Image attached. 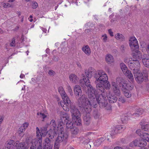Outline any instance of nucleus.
Returning a JSON list of instances; mask_svg holds the SVG:
<instances>
[{
    "instance_id": "7",
    "label": "nucleus",
    "mask_w": 149,
    "mask_h": 149,
    "mask_svg": "<svg viewBox=\"0 0 149 149\" xmlns=\"http://www.w3.org/2000/svg\"><path fill=\"white\" fill-rule=\"evenodd\" d=\"M36 136L37 138L33 139L31 143L30 149H42V138L41 134L38 127H37Z\"/></svg>"
},
{
    "instance_id": "48",
    "label": "nucleus",
    "mask_w": 149,
    "mask_h": 149,
    "mask_svg": "<svg viewBox=\"0 0 149 149\" xmlns=\"http://www.w3.org/2000/svg\"><path fill=\"white\" fill-rule=\"evenodd\" d=\"M120 133V132L118 130L116 131L115 128L111 131V134H112L114 135L116 134Z\"/></svg>"
},
{
    "instance_id": "26",
    "label": "nucleus",
    "mask_w": 149,
    "mask_h": 149,
    "mask_svg": "<svg viewBox=\"0 0 149 149\" xmlns=\"http://www.w3.org/2000/svg\"><path fill=\"white\" fill-rule=\"evenodd\" d=\"M37 115L38 117L41 118L43 119L42 121L44 120V119L47 117L48 115L47 112L45 111L44 113H43L42 112H38L37 113Z\"/></svg>"
},
{
    "instance_id": "49",
    "label": "nucleus",
    "mask_w": 149,
    "mask_h": 149,
    "mask_svg": "<svg viewBox=\"0 0 149 149\" xmlns=\"http://www.w3.org/2000/svg\"><path fill=\"white\" fill-rule=\"evenodd\" d=\"M125 47L123 45H122L120 47V49L122 52H124L125 51Z\"/></svg>"
},
{
    "instance_id": "46",
    "label": "nucleus",
    "mask_w": 149,
    "mask_h": 149,
    "mask_svg": "<svg viewBox=\"0 0 149 149\" xmlns=\"http://www.w3.org/2000/svg\"><path fill=\"white\" fill-rule=\"evenodd\" d=\"M3 6L4 8H7L11 7V5L8 3H4L3 4Z\"/></svg>"
},
{
    "instance_id": "17",
    "label": "nucleus",
    "mask_w": 149,
    "mask_h": 149,
    "mask_svg": "<svg viewBox=\"0 0 149 149\" xmlns=\"http://www.w3.org/2000/svg\"><path fill=\"white\" fill-rule=\"evenodd\" d=\"M69 79L70 82L74 84H77L79 79V77L74 74H71L69 75Z\"/></svg>"
},
{
    "instance_id": "54",
    "label": "nucleus",
    "mask_w": 149,
    "mask_h": 149,
    "mask_svg": "<svg viewBox=\"0 0 149 149\" xmlns=\"http://www.w3.org/2000/svg\"><path fill=\"white\" fill-rule=\"evenodd\" d=\"M19 18H21V22H23L24 21V16H21L19 17Z\"/></svg>"
},
{
    "instance_id": "61",
    "label": "nucleus",
    "mask_w": 149,
    "mask_h": 149,
    "mask_svg": "<svg viewBox=\"0 0 149 149\" xmlns=\"http://www.w3.org/2000/svg\"><path fill=\"white\" fill-rule=\"evenodd\" d=\"M28 19H29V20L30 22H32L33 21V19H32V18H31V19L28 18Z\"/></svg>"
},
{
    "instance_id": "22",
    "label": "nucleus",
    "mask_w": 149,
    "mask_h": 149,
    "mask_svg": "<svg viewBox=\"0 0 149 149\" xmlns=\"http://www.w3.org/2000/svg\"><path fill=\"white\" fill-rule=\"evenodd\" d=\"M16 45L15 38H13L11 40H10L9 42H7L5 45V47L7 49L8 47L10 46L11 47H15Z\"/></svg>"
},
{
    "instance_id": "16",
    "label": "nucleus",
    "mask_w": 149,
    "mask_h": 149,
    "mask_svg": "<svg viewBox=\"0 0 149 149\" xmlns=\"http://www.w3.org/2000/svg\"><path fill=\"white\" fill-rule=\"evenodd\" d=\"M105 60L107 64H113L114 62V59L113 56L110 54H107L105 56Z\"/></svg>"
},
{
    "instance_id": "41",
    "label": "nucleus",
    "mask_w": 149,
    "mask_h": 149,
    "mask_svg": "<svg viewBox=\"0 0 149 149\" xmlns=\"http://www.w3.org/2000/svg\"><path fill=\"white\" fill-rule=\"evenodd\" d=\"M41 135L42 136L44 137L47 135L48 133L47 129L46 128L42 129L41 130Z\"/></svg>"
},
{
    "instance_id": "57",
    "label": "nucleus",
    "mask_w": 149,
    "mask_h": 149,
    "mask_svg": "<svg viewBox=\"0 0 149 149\" xmlns=\"http://www.w3.org/2000/svg\"><path fill=\"white\" fill-rule=\"evenodd\" d=\"M114 149H123V148L119 146H117L116 147H115Z\"/></svg>"
},
{
    "instance_id": "50",
    "label": "nucleus",
    "mask_w": 149,
    "mask_h": 149,
    "mask_svg": "<svg viewBox=\"0 0 149 149\" xmlns=\"http://www.w3.org/2000/svg\"><path fill=\"white\" fill-rule=\"evenodd\" d=\"M119 101L122 103H124L125 100L124 99L123 97H121L119 99Z\"/></svg>"
},
{
    "instance_id": "40",
    "label": "nucleus",
    "mask_w": 149,
    "mask_h": 149,
    "mask_svg": "<svg viewBox=\"0 0 149 149\" xmlns=\"http://www.w3.org/2000/svg\"><path fill=\"white\" fill-rule=\"evenodd\" d=\"M132 58L128 57H126L125 58L124 60V62L126 63H128L129 66L130 63H132Z\"/></svg>"
},
{
    "instance_id": "34",
    "label": "nucleus",
    "mask_w": 149,
    "mask_h": 149,
    "mask_svg": "<svg viewBox=\"0 0 149 149\" xmlns=\"http://www.w3.org/2000/svg\"><path fill=\"white\" fill-rule=\"evenodd\" d=\"M142 139L148 142H149V134L147 133H143V134Z\"/></svg>"
},
{
    "instance_id": "60",
    "label": "nucleus",
    "mask_w": 149,
    "mask_h": 149,
    "mask_svg": "<svg viewBox=\"0 0 149 149\" xmlns=\"http://www.w3.org/2000/svg\"><path fill=\"white\" fill-rule=\"evenodd\" d=\"M15 0H8V2H14Z\"/></svg>"
},
{
    "instance_id": "15",
    "label": "nucleus",
    "mask_w": 149,
    "mask_h": 149,
    "mask_svg": "<svg viewBox=\"0 0 149 149\" xmlns=\"http://www.w3.org/2000/svg\"><path fill=\"white\" fill-rule=\"evenodd\" d=\"M132 55L134 60H137L138 59H140L142 58L141 54L138 49H136L135 51H132Z\"/></svg>"
},
{
    "instance_id": "63",
    "label": "nucleus",
    "mask_w": 149,
    "mask_h": 149,
    "mask_svg": "<svg viewBox=\"0 0 149 149\" xmlns=\"http://www.w3.org/2000/svg\"><path fill=\"white\" fill-rule=\"evenodd\" d=\"M33 18V16L31 15L29 16V18L31 19V18Z\"/></svg>"
},
{
    "instance_id": "12",
    "label": "nucleus",
    "mask_w": 149,
    "mask_h": 149,
    "mask_svg": "<svg viewBox=\"0 0 149 149\" xmlns=\"http://www.w3.org/2000/svg\"><path fill=\"white\" fill-rule=\"evenodd\" d=\"M140 67V63L138 60H133L132 63L129 64V67L131 69H133L134 72H138Z\"/></svg>"
},
{
    "instance_id": "27",
    "label": "nucleus",
    "mask_w": 149,
    "mask_h": 149,
    "mask_svg": "<svg viewBox=\"0 0 149 149\" xmlns=\"http://www.w3.org/2000/svg\"><path fill=\"white\" fill-rule=\"evenodd\" d=\"M120 65L121 69L124 74H125L127 72H129V70H128L127 67L124 63H120Z\"/></svg>"
},
{
    "instance_id": "25",
    "label": "nucleus",
    "mask_w": 149,
    "mask_h": 149,
    "mask_svg": "<svg viewBox=\"0 0 149 149\" xmlns=\"http://www.w3.org/2000/svg\"><path fill=\"white\" fill-rule=\"evenodd\" d=\"M115 38L117 40L120 41H123L125 40L124 36L120 33H117L115 35Z\"/></svg>"
},
{
    "instance_id": "35",
    "label": "nucleus",
    "mask_w": 149,
    "mask_h": 149,
    "mask_svg": "<svg viewBox=\"0 0 149 149\" xmlns=\"http://www.w3.org/2000/svg\"><path fill=\"white\" fill-rule=\"evenodd\" d=\"M66 89L68 90V93H70V95L71 96L73 95V93L72 92V89L71 87L68 84L67 85L66 87Z\"/></svg>"
},
{
    "instance_id": "9",
    "label": "nucleus",
    "mask_w": 149,
    "mask_h": 149,
    "mask_svg": "<svg viewBox=\"0 0 149 149\" xmlns=\"http://www.w3.org/2000/svg\"><path fill=\"white\" fill-rule=\"evenodd\" d=\"M98 71L96 72L95 70L93 68L91 67H89L88 70H85V72L86 75L84 74H82L81 75V77L82 78V79H80L79 81V83L81 84V86H84V85H86L87 87V89L88 90V87L86 84L85 83H81L80 82L81 80L83 79L84 78L83 76H82L83 74L84 75L85 77L89 79L88 78H91L93 74L94 75V77L95 74Z\"/></svg>"
},
{
    "instance_id": "5",
    "label": "nucleus",
    "mask_w": 149,
    "mask_h": 149,
    "mask_svg": "<svg viewBox=\"0 0 149 149\" xmlns=\"http://www.w3.org/2000/svg\"><path fill=\"white\" fill-rule=\"evenodd\" d=\"M112 85L111 89L116 95L119 96L120 95V92L118 85L122 86L125 90H130L133 88V86L130 83H128L127 81H124L122 77L117 78L116 80H112L111 81Z\"/></svg>"
},
{
    "instance_id": "56",
    "label": "nucleus",
    "mask_w": 149,
    "mask_h": 149,
    "mask_svg": "<svg viewBox=\"0 0 149 149\" xmlns=\"http://www.w3.org/2000/svg\"><path fill=\"white\" fill-rule=\"evenodd\" d=\"M25 77V75L23 74H21L20 76V77L21 78H23Z\"/></svg>"
},
{
    "instance_id": "37",
    "label": "nucleus",
    "mask_w": 149,
    "mask_h": 149,
    "mask_svg": "<svg viewBox=\"0 0 149 149\" xmlns=\"http://www.w3.org/2000/svg\"><path fill=\"white\" fill-rule=\"evenodd\" d=\"M141 128L145 131H149V124L142 125Z\"/></svg>"
},
{
    "instance_id": "29",
    "label": "nucleus",
    "mask_w": 149,
    "mask_h": 149,
    "mask_svg": "<svg viewBox=\"0 0 149 149\" xmlns=\"http://www.w3.org/2000/svg\"><path fill=\"white\" fill-rule=\"evenodd\" d=\"M25 131L24 129L22 128V127H20L17 131V133L20 137H22L24 135V132Z\"/></svg>"
},
{
    "instance_id": "58",
    "label": "nucleus",
    "mask_w": 149,
    "mask_h": 149,
    "mask_svg": "<svg viewBox=\"0 0 149 149\" xmlns=\"http://www.w3.org/2000/svg\"><path fill=\"white\" fill-rule=\"evenodd\" d=\"M77 66L78 67L80 68H81V65L80 63H77Z\"/></svg>"
},
{
    "instance_id": "51",
    "label": "nucleus",
    "mask_w": 149,
    "mask_h": 149,
    "mask_svg": "<svg viewBox=\"0 0 149 149\" xmlns=\"http://www.w3.org/2000/svg\"><path fill=\"white\" fill-rule=\"evenodd\" d=\"M108 31L109 34L111 36H113V33L111 29H109Z\"/></svg>"
},
{
    "instance_id": "30",
    "label": "nucleus",
    "mask_w": 149,
    "mask_h": 149,
    "mask_svg": "<svg viewBox=\"0 0 149 149\" xmlns=\"http://www.w3.org/2000/svg\"><path fill=\"white\" fill-rule=\"evenodd\" d=\"M128 79L131 81H133L134 80V78L133 74L131 73V72L129 70V72H127L124 74Z\"/></svg>"
},
{
    "instance_id": "36",
    "label": "nucleus",
    "mask_w": 149,
    "mask_h": 149,
    "mask_svg": "<svg viewBox=\"0 0 149 149\" xmlns=\"http://www.w3.org/2000/svg\"><path fill=\"white\" fill-rule=\"evenodd\" d=\"M79 129L77 127H75L73 129H72L71 130V134L73 135H76L79 133Z\"/></svg>"
},
{
    "instance_id": "42",
    "label": "nucleus",
    "mask_w": 149,
    "mask_h": 149,
    "mask_svg": "<svg viewBox=\"0 0 149 149\" xmlns=\"http://www.w3.org/2000/svg\"><path fill=\"white\" fill-rule=\"evenodd\" d=\"M93 116L95 118L98 119L100 116V114L99 112L97 111H95L94 113Z\"/></svg>"
},
{
    "instance_id": "23",
    "label": "nucleus",
    "mask_w": 149,
    "mask_h": 149,
    "mask_svg": "<svg viewBox=\"0 0 149 149\" xmlns=\"http://www.w3.org/2000/svg\"><path fill=\"white\" fill-rule=\"evenodd\" d=\"M82 51L87 55H89L91 53V49L88 45H85L83 46L82 48Z\"/></svg>"
},
{
    "instance_id": "11",
    "label": "nucleus",
    "mask_w": 149,
    "mask_h": 149,
    "mask_svg": "<svg viewBox=\"0 0 149 149\" xmlns=\"http://www.w3.org/2000/svg\"><path fill=\"white\" fill-rule=\"evenodd\" d=\"M64 130L62 131H58L59 132L58 137L56 140V142L61 143L63 141H65L68 139V135L67 133L64 132Z\"/></svg>"
},
{
    "instance_id": "6",
    "label": "nucleus",
    "mask_w": 149,
    "mask_h": 149,
    "mask_svg": "<svg viewBox=\"0 0 149 149\" xmlns=\"http://www.w3.org/2000/svg\"><path fill=\"white\" fill-rule=\"evenodd\" d=\"M89 102L92 103L90 99H87L85 95H82L78 100L79 106L80 107L83 108V109L82 110H84V120L85 124L87 125H89L91 122V117L89 113L91 111L89 112H88V109H86L88 107Z\"/></svg>"
},
{
    "instance_id": "20",
    "label": "nucleus",
    "mask_w": 149,
    "mask_h": 149,
    "mask_svg": "<svg viewBox=\"0 0 149 149\" xmlns=\"http://www.w3.org/2000/svg\"><path fill=\"white\" fill-rule=\"evenodd\" d=\"M67 116H68V119L65 120H63V123L65 124V122H66L65 120L68 121V122H67V123L66 125V129L67 130L68 129H72L74 127V125L72 122H71L69 120V117L66 113Z\"/></svg>"
},
{
    "instance_id": "59",
    "label": "nucleus",
    "mask_w": 149,
    "mask_h": 149,
    "mask_svg": "<svg viewBox=\"0 0 149 149\" xmlns=\"http://www.w3.org/2000/svg\"><path fill=\"white\" fill-rule=\"evenodd\" d=\"M128 118L127 116H125V118L124 119V120H127L128 119Z\"/></svg>"
},
{
    "instance_id": "8",
    "label": "nucleus",
    "mask_w": 149,
    "mask_h": 149,
    "mask_svg": "<svg viewBox=\"0 0 149 149\" xmlns=\"http://www.w3.org/2000/svg\"><path fill=\"white\" fill-rule=\"evenodd\" d=\"M13 140L9 139L5 143V146L7 149H25V143L24 142L20 143L17 141L14 143Z\"/></svg>"
},
{
    "instance_id": "52",
    "label": "nucleus",
    "mask_w": 149,
    "mask_h": 149,
    "mask_svg": "<svg viewBox=\"0 0 149 149\" xmlns=\"http://www.w3.org/2000/svg\"><path fill=\"white\" fill-rule=\"evenodd\" d=\"M136 133L139 136H141V130H138L136 131Z\"/></svg>"
},
{
    "instance_id": "62",
    "label": "nucleus",
    "mask_w": 149,
    "mask_h": 149,
    "mask_svg": "<svg viewBox=\"0 0 149 149\" xmlns=\"http://www.w3.org/2000/svg\"><path fill=\"white\" fill-rule=\"evenodd\" d=\"M49 51V49H46V52L47 53H48V52Z\"/></svg>"
},
{
    "instance_id": "2",
    "label": "nucleus",
    "mask_w": 149,
    "mask_h": 149,
    "mask_svg": "<svg viewBox=\"0 0 149 149\" xmlns=\"http://www.w3.org/2000/svg\"><path fill=\"white\" fill-rule=\"evenodd\" d=\"M58 91L63 100L60 102V105L63 110L66 111H68L70 107V111L73 122L76 125L80 126L81 125V115L79 111L74 105H71L70 100L63 87L60 86L58 88Z\"/></svg>"
},
{
    "instance_id": "33",
    "label": "nucleus",
    "mask_w": 149,
    "mask_h": 149,
    "mask_svg": "<svg viewBox=\"0 0 149 149\" xmlns=\"http://www.w3.org/2000/svg\"><path fill=\"white\" fill-rule=\"evenodd\" d=\"M126 128V127L124 125L118 126L116 127L115 128V130H118L120 132V133L122 132Z\"/></svg>"
},
{
    "instance_id": "43",
    "label": "nucleus",
    "mask_w": 149,
    "mask_h": 149,
    "mask_svg": "<svg viewBox=\"0 0 149 149\" xmlns=\"http://www.w3.org/2000/svg\"><path fill=\"white\" fill-rule=\"evenodd\" d=\"M29 125V124L27 122H25L23 124L22 126L21 127H22V128L24 129L25 130V129H26Z\"/></svg>"
},
{
    "instance_id": "28",
    "label": "nucleus",
    "mask_w": 149,
    "mask_h": 149,
    "mask_svg": "<svg viewBox=\"0 0 149 149\" xmlns=\"http://www.w3.org/2000/svg\"><path fill=\"white\" fill-rule=\"evenodd\" d=\"M105 138L104 137H102L96 140L94 143V145L96 146H100L102 143L105 140Z\"/></svg>"
},
{
    "instance_id": "32",
    "label": "nucleus",
    "mask_w": 149,
    "mask_h": 149,
    "mask_svg": "<svg viewBox=\"0 0 149 149\" xmlns=\"http://www.w3.org/2000/svg\"><path fill=\"white\" fill-rule=\"evenodd\" d=\"M139 147H142L145 146L147 144V142L143 139H140Z\"/></svg>"
},
{
    "instance_id": "3",
    "label": "nucleus",
    "mask_w": 149,
    "mask_h": 149,
    "mask_svg": "<svg viewBox=\"0 0 149 149\" xmlns=\"http://www.w3.org/2000/svg\"><path fill=\"white\" fill-rule=\"evenodd\" d=\"M88 97L91 103L89 102L88 107L86 109H87L88 112H89L92 110L91 107L96 108L97 106V103H98L100 107L101 108H105L109 113L112 111L111 107L110 104H108L107 99L105 97H100V96H96L95 98V95L94 94V91L92 88H90L88 89Z\"/></svg>"
},
{
    "instance_id": "31",
    "label": "nucleus",
    "mask_w": 149,
    "mask_h": 149,
    "mask_svg": "<svg viewBox=\"0 0 149 149\" xmlns=\"http://www.w3.org/2000/svg\"><path fill=\"white\" fill-rule=\"evenodd\" d=\"M143 113L142 109H138V111H137L135 113H133L132 115V116H133V117H138L141 116Z\"/></svg>"
},
{
    "instance_id": "64",
    "label": "nucleus",
    "mask_w": 149,
    "mask_h": 149,
    "mask_svg": "<svg viewBox=\"0 0 149 149\" xmlns=\"http://www.w3.org/2000/svg\"><path fill=\"white\" fill-rule=\"evenodd\" d=\"M147 49L149 51V44L148 46Z\"/></svg>"
},
{
    "instance_id": "45",
    "label": "nucleus",
    "mask_w": 149,
    "mask_h": 149,
    "mask_svg": "<svg viewBox=\"0 0 149 149\" xmlns=\"http://www.w3.org/2000/svg\"><path fill=\"white\" fill-rule=\"evenodd\" d=\"M50 76H53L55 74V72L52 70H49L48 72Z\"/></svg>"
},
{
    "instance_id": "21",
    "label": "nucleus",
    "mask_w": 149,
    "mask_h": 149,
    "mask_svg": "<svg viewBox=\"0 0 149 149\" xmlns=\"http://www.w3.org/2000/svg\"><path fill=\"white\" fill-rule=\"evenodd\" d=\"M52 147L49 139L47 138L45 140V143L44 144L43 149H52Z\"/></svg>"
},
{
    "instance_id": "10",
    "label": "nucleus",
    "mask_w": 149,
    "mask_h": 149,
    "mask_svg": "<svg viewBox=\"0 0 149 149\" xmlns=\"http://www.w3.org/2000/svg\"><path fill=\"white\" fill-rule=\"evenodd\" d=\"M129 45L131 51H135L139 49V46L138 41L134 36H131L129 39Z\"/></svg>"
},
{
    "instance_id": "14",
    "label": "nucleus",
    "mask_w": 149,
    "mask_h": 149,
    "mask_svg": "<svg viewBox=\"0 0 149 149\" xmlns=\"http://www.w3.org/2000/svg\"><path fill=\"white\" fill-rule=\"evenodd\" d=\"M107 97L108 100L110 103H114L116 102L117 98L115 95H113L111 92L109 91L106 93V97Z\"/></svg>"
},
{
    "instance_id": "47",
    "label": "nucleus",
    "mask_w": 149,
    "mask_h": 149,
    "mask_svg": "<svg viewBox=\"0 0 149 149\" xmlns=\"http://www.w3.org/2000/svg\"><path fill=\"white\" fill-rule=\"evenodd\" d=\"M38 6V3L36 2H34L32 4V7L33 8H36Z\"/></svg>"
},
{
    "instance_id": "4",
    "label": "nucleus",
    "mask_w": 149,
    "mask_h": 149,
    "mask_svg": "<svg viewBox=\"0 0 149 149\" xmlns=\"http://www.w3.org/2000/svg\"><path fill=\"white\" fill-rule=\"evenodd\" d=\"M61 119L58 120V125L56 124L55 120H52L50 123V126L51 129L49 130L48 136L50 139H52L54 137V134H56L58 131H62L65 129L64 123L63 120L68 119V117L67 116L66 113H64L61 115Z\"/></svg>"
},
{
    "instance_id": "55",
    "label": "nucleus",
    "mask_w": 149,
    "mask_h": 149,
    "mask_svg": "<svg viewBox=\"0 0 149 149\" xmlns=\"http://www.w3.org/2000/svg\"><path fill=\"white\" fill-rule=\"evenodd\" d=\"M41 29L44 32L46 33L47 31V30L44 28H42V27H40Z\"/></svg>"
},
{
    "instance_id": "13",
    "label": "nucleus",
    "mask_w": 149,
    "mask_h": 149,
    "mask_svg": "<svg viewBox=\"0 0 149 149\" xmlns=\"http://www.w3.org/2000/svg\"><path fill=\"white\" fill-rule=\"evenodd\" d=\"M135 80L138 83H141L143 80V74L139 71L133 72Z\"/></svg>"
},
{
    "instance_id": "44",
    "label": "nucleus",
    "mask_w": 149,
    "mask_h": 149,
    "mask_svg": "<svg viewBox=\"0 0 149 149\" xmlns=\"http://www.w3.org/2000/svg\"><path fill=\"white\" fill-rule=\"evenodd\" d=\"M59 142H57L56 141V142L54 144V149H59Z\"/></svg>"
},
{
    "instance_id": "18",
    "label": "nucleus",
    "mask_w": 149,
    "mask_h": 149,
    "mask_svg": "<svg viewBox=\"0 0 149 149\" xmlns=\"http://www.w3.org/2000/svg\"><path fill=\"white\" fill-rule=\"evenodd\" d=\"M74 91L76 97H78L79 95H81L82 91L79 86L78 85L75 86L74 88Z\"/></svg>"
},
{
    "instance_id": "39",
    "label": "nucleus",
    "mask_w": 149,
    "mask_h": 149,
    "mask_svg": "<svg viewBox=\"0 0 149 149\" xmlns=\"http://www.w3.org/2000/svg\"><path fill=\"white\" fill-rule=\"evenodd\" d=\"M129 91L130 90H125V91H124V95L127 98L130 97L131 96V94Z\"/></svg>"
},
{
    "instance_id": "19",
    "label": "nucleus",
    "mask_w": 149,
    "mask_h": 149,
    "mask_svg": "<svg viewBox=\"0 0 149 149\" xmlns=\"http://www.w3.org/2000/svg\"><path fill=\"white\" fill-rule=\"evenodd\" d=\"M142 62L146 67L149 68V55L144 54L142 57Z\"/></svg>"
},
{
    "instance_id": "53",
    "label": "nucleus",
    "mask_w": 149,
    "mask_h": 149,
    "mask_svg": "<svg viewBox=\"0 0 149 149\" xmlns=\"http://www.w3.org/2000/svg\"><path fill=\"white\" fill-rule=\"evenodd\" d=\"M4 119V117L3 116H0V122L2 123Z\"/></svg>"
},
{
    "instance_id": "24",
    "label": "nucleus",
    "mask_w": 149,
    "mask_h": 149,
    "mask_svg": "<svg viewBox=\"0 0 149 149\" xmlns=\"http://www.w3.org/2000/svg\"><path fill=\"white\" fill-rule=\"evenodd\" d=\"M140 141L139 139H137L133 141L132 142L130 143L129 144L130 146L131 147H134L135 146H139V143Z\"/></svg>"
},
{
    "instance_id": "1",
    "label": "nucleus",
    "mask_w": 149,
    "mask_h": 149,
    "mask_svg": "<svg viewBox=\"0 0 149 149\" xmlns=\"http://www.w3.org/2000/svg\"><path fill=\"white\" fill-rule=\"evenodd\" d=\"M84 77L83 79L81 80V83H85L88 87V90L87 93L88 95V89L90 88H92L94 91L95 95V98L96 96H100L102 97H105L106 95V92L105 89L109 90L110 88V84L109 82L108 81V77L105 72L102 70H99L95 74L94 78L95 79V83L96 84V87L98 91H96L95 89L93 88L90 83V80L85 77L84 75L83 74Z\"/></svg>"
},
{
    "instance_id": "38",
    "label": "nucleus",
    "mask_w": 149,
    "mask_h": 149,
    "mask_svg": "<svg viewBox=\"0 0 149 149\" xmlns=\"http://www.w3.org/2000/svg\"><path fill=\"white\" fill-rule=\"evenodd\" d=\"M101 38L102 41L104 42H108V37L107 35L105 34L102 36Z\"/></svg>"
}]
</instances>
